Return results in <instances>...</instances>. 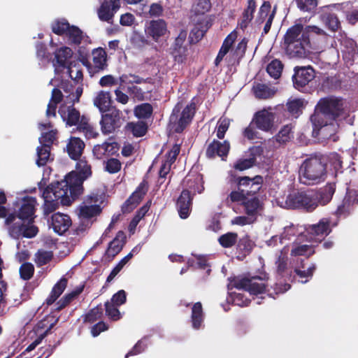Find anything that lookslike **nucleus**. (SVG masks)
Masks as SVG:
<instances>
[{
    "instance_id": "35",
    "label": "nucleus",
    "mask_w": 358,
    "mask_h": 358,
    "mask_svg": "<svg viewBox=\"0 0 358 358\" xmlns=\"http://www.w3.org/2000/svg\"><path fill=\"white\" fill-rule=\"evenodd\" d=\"M85 287V285H80L76 287L71 292L65 294L60 300L55 304V310L60 311L66 307L76 297L80 294Z\"/></svg>"
},
{
    "instance_id": "55",
    "label": "nucleus",
    "mask_w": 358,
    "mask_h": 358,
    "mask_svg": "<svg viewBox=\"0 0 358 358\" xmlns=\"http://www.w3.org/2000/svg\"><path fill=\"white\" fill-rule=\"evenodd\" d=\"M71 25L65 19L58 20L52 24V31L58 36L66 35Z\"/></svg>"
},
{
    "instance_id": "7",
    "label": "nucleus",
    "mask_w": 358,
    "mask_h": 358,
    "mask_svg": "<svg viewBox=\"0 0 358 358\" xmlns=\"http://www.w3.org/2000/svg\"><path fill=\"white\" fill-rule=\"evenodd\" d=\"M313 194V189L293 192L287 195L285 204L289 209L313 212L317 208Z\"/></svg>"
},
{
    "instance_id": "60",
    "label": "nucleus",
    "mask_w": 358,
    "mask_h": 358,
    "mask_svg": "<svg viewBox=\"0 0 358 358\" xmlns=\"http://www.w3.org/2000/svg\"><path fill=\"white\" fill-rule=\"evenodd\" d=\"M315 253L314 248L312 245H298L291 250V255L293 256H306L308 258Z\"/></svg>"
},
{
    "instance_id": "9",
    "label": "nucleus",
    "mask_w": 358,
    "mask_h": 358,
    "mask_svg": "<svg viewBox=\"0 0 358 358\" xmlns=\"http://www.w3.org/2000/svg\"><path fill=\"white\" fill-rule=\"evenodd\" d=\"M196 103L191 101L184 109L182 110L180 117L178 119V114L180 112V107L177 104L173 109L172 113L170 116V121L176 122L174 128L175 132L180 134L182 133L185 129L191 123L195 113H196Z\"/></svg>"
},
{
    "instance_id": "43",
    "label": "nucleus",
    "mask_w": 358,
    "mask_h": 358,
    "mask_svg": "<svg viewBox=\"0 0 358 358\" xmlns=\"http://www.w3.org/2000/svg\"><path fill=\"white\" fill-rule=\"evenodd\" d=\"M287 260L288 258L287 256L280 254L275 262V265L278 275L282 278H286L289 280L292 274L291 271H289L287 268Z\"/></svg>"
},
{
    "instance_id": "17",
    "label": "nucleus",
    "mask_w": 358,
    "mask_h": 358,
    "mask_svg": "<svg viewBox=\"0 0 358 358\" xmlns=\"http://www.w3.org/2000/svg\"><path fill=\"white\" fill-rule=\"evenodd\" d=\"M167 24L164 20H152L149 22L145 28V32L148 37L154 41L158 42L167 32Z\"/></svg>"
},
{
    "instance_id": "5",
    "label": "nucleus",
    "mask_w": 358,
    "mask_h": 358,
    "mask_svg": "<svg viewBox=\"0 0 358 358\" xmlns=\"http://www.w3.org/2000/svg\"><path fill=\"white\" fill-rule=\"evenodd\" d=\"M92 174L91 166L85 159H79L76 170L69 172L62 180V185L69 188L73 199H78L84 191L83 182Z\"/></svg>"
},
{
    "instance_id": "1",
    "label": "nucleus",
    "mask_w": 358,
    "mask_h": 358,
    "mask_svg": "<svg viewBox=\"0 0 358 358\" xmlns=\"http://www.w3.org/2000/svg\"><path fill=\"white\" fill-rule=\"evenodd\" d=\"M348 103L341 97L329 96L321 98L317 102L315 113L310 117L314 126L313 133L322 138L336 142L338 124L336 120L349 115Z\"/></svg>"
},
{
    "instance_id": "15",
    "label": "nucleus",
    "mask_w": 358,
    "mask_h": 358,
    "mask_svg": "<svg viewBox=\"0 0 358 358\" xmlns=\"http://www.w3.org/2000/svg\"><path fill=\"white\" fill-rule=\"evenodd\" d=\"M239 202L247 215L257 218L259 211L264 208V196H245Z\"/></svg>"
},
{
    "instance_id": "21",
    "label": "nucleus",
    "mask_w": 358,
    "mask_h": 358,
    "mask_svg": "<svg viewBox=\"0 0 358 358\" xmlns=\"http://www.w3.org/2000/svg\"><path fill=\"white\" fill-rule=\"evenodd\" d=\"M120 8V0H105L98 9V16L101 21L110 22Z\"/></svg>"
},
{
    "instance_id": "25",
    "label": "nucleus",
    "mask_w": 358,
    "mask_h": 358,
    "mask_svg": "<svg viewBox=\"0 0 358 358\" xmlns=\"http://www.w3.org/2000/svg\"><path fill=\"white\" fill-rule=\"evenodd\" d=\"M194 196L188 192L187 190H182L177 199L176 207L179 216L182 219H186L189 217Z\"/></svg>"
},
{
    "instance_id": "62",
    "label": "nucleus",
    "mask_w": 358,
    "mask_h": 358,
    "mask_svg": "<svg viewBox=\"0 0 358 358\" xmlns=\"http://www.w3.org/2000/svg\"><path fill=\"white\" fill-rule=\"evenodd\" d=\"M106 315L113 321H117L121 318V313L118 309L119 306L107 301L105 304Z\"/></svg>"
},
{
    "instance_id": "61",
    "label": "nucleus",
    "mask_w": 358,
    "mask_h": 358,
    "mask_svg": "<svg viewBox=\"0 0 358 358\" xmlns=\"http://www.w3.org/2000/svg\"><path fill=\"white\" fill-rule=\"evenodd\" d=\"M211 8V3L210 0H196V2L192 6V12L195 15H204L209 11Z\"/></svg>"
},
{
    "instance_id": "12",
    "label": "nucleus",
    "mask_w": 358,
    "mask_h": 358,
    "mask_svg": "<svg viewBox=\"0 0 358 358\" xmlns=\"http://www.w3.org/2000/svg\"><path fill=\"white\" fill-rule=\"evenodd\" d=\"M100 124L103 134H109L114 132L122 125V112L115 107H112L105 114H102Z\"/></svg>"
},
{
    "instance_id": "45",
    "label": "nucleus",
    "mask_w": 358,
    "mask_h": 358,
    "mask_svg": "<svg viewBox=\"0 0 358 358\" xmlns=\"http://www.w3.org/2000/svg\"><path fill=\"white\" fill-rule=\"evenodd\" d=\"M134 113L138 119H149L153 113V107L149 103H143L134 107Z\"/></svg>"
},
{
    "instance_id": "11",
    "label": "nucleus",
    "mask_w": 358,
    "mask_h": 358,
    "mask_svg": "<svg viewBox=\"0 0 358 358\" xmlns=\"http://www.w3.org/2000/svg\"><path fill=\"white\" fill-rule=\"evenodd\" d=\"M72 55V50L68 47H62L56 50L55 58L52 60L56 73L62 71L64 69H67V73L70 77H72V73H73V67L76 66V64L73 65L72 62H69Z\"/></svg>"
},
{
    "instance_id": "37",
    "label": "nucleus",
    "mask_w": 358,
    "mask_h": 358,
    "mask_svg": "<svg viewBox=\"0 0 358 358\" xmlns=\"http://www.w3.org/2000/svg\"><path fill=\"white\" fill-rule=\"evenodd\" d=\"M94 104L101 113H106L110 110L111 104V96L109 92L101 91L94 100Z\"/></svg>"
},
{
    "instance_id": "3",
    "label": "nucleus",
    "mask_w": 358,
    "mask_h": 358,
    "mask_svg": "<svg viewBox=\"0 0 358 358\" xmlns=\"http://www.w3.org/2000/svg\"><path fill=\"white\" fill-rule=\"evenodd\" d=\"M327 158L317 152L308 155L301 165L299 173L301 182L315 185L324 182L327 176Z\"/></svg>"
},
{
    "instance_id": "29",
    "label": "nucleus",
    "mask_w": 358,
    "mask_h": 358,
    "mask_svg": "<svg viewBox=\"0 0 358 358\" xmlns=\"http://www.w3.org/2000/svg\"><path fill=\"white\" fill-rule=\"evenodd\" d=\"M187 33L185 30H181L178 36L176 38L173 45L172 54L175 57V59L178 62H182L187 56V48L184 45L187 38Z\"/></svg>"
},
{
    "instance_id": "50",
    "label": "nucleus",
    "mask_w": 358,
    "mask_h": 358,
    "mask_svg": "<svg viewBox=\"0 0 358 358\" xmlns=\"http://www.w3.org/2000/svg\"><path fill=\"white\" fill-rule=\"evenodd\" d=\"M148 191V182L143 180L130 195V198L138 205Z\"/></svg>"
},
{
    "instance_id": "59",
    "label": "nucleus",
    "mask_w": 358,
    "mask_h": 358,
    "mask_svg": "<svg viewBox=\"0 0 358 358\" xmlns=\"http://www.w3.org/2000/svg\"><path fill=\"white\" fill-rule=\"evenodd\" d=\"M36 57L41 62H50L52 60L51 54L48 51L45 43L38 42L36 44Z\"/></svg>"
},
{
    "instance_id": "51",
    "label": "nucleus",
    "mask_w": 358,
    "mask_h": 358,
    "mask_svg": "<svg viewBox=\"0 0 358 358\" xmlns=\"http://www.w3.org/2000/svg\"><path fill=\"white\" fill-rule=\"evenodd\" d=\"M208 28L203 26L201 24H196L191 30L189 36V41L190 43H196L202 39Z\"/></svg>"
},
{
    "instance_id": "31",
    "label": "nucleus",
    "mask_w": 358,
    "mask_h": 358,
    "mask_svg": "<svg viewBox=\"0 0 358 358\" xmlns=\"http://www.w3.org/2000/svg\"><path fill=\"white\" fill-rule=\"evenodd\" d=\"M84 142L78 137H71L66 145L69 157L74 160L80 159L85 148Z\"/></svg>"
},
{
    "instance_id": "63",
    "label": "nucleus",
    "mask_w": 358,
    "mask_h": 358,
    "mask_svg": "<svg viewBox=\"0 0 358 358\" xmlns=\"http://www.w3.org/2000/svg\"><path fill=\"white\" fill-rule=\"evenodd\" d=\"M303 101L301 99H294L287 102V111L293 116L298 117L302 113Z\"/></svg>"
},
{
    "instance_id": "58",
    "label": "nucleus",
    "mask_w": 358,
    "mask_h": 358,
    "mask_svg": "<svg viewBox=\"0 0 358 358\" xmlns=\"http://www.w3.org/2000/svg\"><path fill=\"white\" fill-rule=\"evenodd\" d=\"M297 8L303 12L313 13L317 6V0H294Z\"/></svg>"
},
{
    "instance_id": "20",
    "label": "nucleus",
    "mask_w": 358,
    "mask_h": 358,
    "mask_svg": "<svg viewBox=\"0 0 358 358\" xmlns=\"http://www.w3.org/2000/svg\"><path fill=\"white\" fill-rule=\"evenodd\" d=\"M229 150L230 144L227 141L220 142L213 140L206 148V156L208 159H214L217 156L224 160L227 157Z\"/></svg>"
},
{
    "instance_id": "10",
    "label": "nucleus",
    "mask_w": 358,
    "mask_h": 358,
    "mask_svg": "<svg viewBox=\"0 0 358 358\" xmlns=\"http://www.w3.org/2000/svg\"><path fill=\"white\" fill-rule=\"evenodd\" d=\"M231 282L235 288L247 291L254 295L264 293L266 287L262 278L257 275L250 278L246 276L234 278Z\"/></svg>"
},
{
    "instance_id": "42",
    "label": "nucleus",
    "mask_w": 358,
    "mask_h": 358,
    "mask_svg": "<svg viewBox=\"0 0 358 358\" xmlns=\"http://www.w3.org/2000/svg\"><path fill=\"white\" fill-rule=\"evenodd\" d=\"M127 130L129 131L135 137H142L148 131V124L143 121L130 122L126 126Z\"/></svg>"
},
{
    "instance_id": "53",
    "label": "nucleus",
    "mask_w": 358,
    "mask_h": 358,
    "mask_svg": "<svg viewBox=\"0 0 358 358\" xmlns=\"http://www.w3.org/2000/svg\"><path fill=\"white\" fill-rule=\"evenodd\" d=\"M238 234L235 232H228L220 236L218 238L219 243L224 248H229L237 243Z\"/></svg>"
},
{
    "instance_id": "39",
    "label": "nucleus",
    "mask_w": 358,
    "mask_h": 358,
    "mask_svg": "<svg viewBox=\"0 0 358 358\" xmlns=\"http://www.w3.org/2000/svg\"><path fill=\"white\" fill-rule=\"evenodd\" d=\"M294 138V132L290 124L283 126L277 134L273 137L275 141L279 145H285Z\"/></svg>"
},
{
    "instance_id": "33",
    "label": "nucleus",
    "mask_w": 358,
    "mask_h": 358,
    "mask_svg": "<svg viewBox=\"0 0 358 358\" xmlns=\"http://www.w3.org/2000/svg\"><path fill=\"white\" fill-rule=\"evenodd\" d=\"M116 145L117 144L115 143L107 142L100 145H96L93 148V155L98 159H101L104 157L113 155L117 152Z\"/></svg>"
},
{
    "instance_id": "6",
    "label": "nucleus",
    "mask_w": 358,
    "mask_h": 358,
    "mask_svg": "<svg viewBox=\"0 0 358 358\" xmlns=\"http://www.w3.org/2000/svg\"><path fill=\"white\" fill-rule=\"evenodd\" d=\"M234 182L237 185V190L232 191L229 196L232 202H238L245 196H262L260 193L263 183L262 176L237 177L235 178Z\"/></svg>"
},
{
    "instance_id": "19",
    "label": "nucleus",
    "mask_w": 358,
    "mask_h": 358,
    "mask_svg": "<svg viewBox=\"0 0 358 358\" xmlns=\"http://www.w3.org/2000/svg\"><path fill=\"white\" fill-rule=\"evenodd\" d=\"M336 182H327L324 187L319 189H313L317 208L319 205L325 206L329 203L336 192Z\"/></svg>"
},
{
    "instance_id": "23",
    "label": "nucleus",
    "mask_w": 358,
    "mask_h": 358,
    "mask_svg": "<svg viewBox=\"0 0 358 358\" xmlns=\"http://www.w3.org/2000/svg\"><path fill=\"white\" fill-rule=\"evenodd\" d=\"M51 227L58 235H63L72 224L69 215L62 213H55L51 216Z\"/></svg>"
},
{
    "instance_id": "24",
    "label": "nucleus",
    "mask_w": 358,
    "mask_h": 358,
    "mask_svg": "<svg viewBox=\"0 0 358 358\" xmlns=\"http://www.w3.org/2000/svg\"><path fill=\"white\" fill-rule=\"evenodd\" d=\"M59 317L54 315L52 313L45 315L42 320L38 321L34 327V331L38 336H43L44 339L49 334L52 329L59 322Z\"/></svg>"
},
{
    "instance_id": "57",
    "label": "nucleus",
    "mask_w": 358,
    "mask_h": 358,
    "mask_svg": "<svg viewBox=\"0 0 358 358\" xmlns=\"http://www.w3.org/2000/svg\"><path fill=\"white\" fill-rule=\"evenodd\" d=\"M35 268L30 262H24L19 268L20 277L23 280H29L34 276Z\"/></svg>"
},
{
    "instance_id": "64",
    "label": "nucleus",
    "mask_w": 358,
    "mask_h": 358,
    "mask_svg": "<svg viewBox=\"0 0 358 358\" xmlns=\"http://www.w3.org/2000/svg\"><path fill=\"white\" fill-rule=\"evenodd\" d=\"M255 164L254 158H240L234 164L233 168L236 171H243L253 167Z\"/></svg>"
},
{
    "instance_id": "38",
    "label": "nucleus",
    "mask_w": 358,
    "mask_h": 358,
    "mask_svg": "<svg viewBox=\"0 0 358 358\" xmlns=\"http://www.w3.org/2000/svg\"><path fill=\"white\" fill-rule=\"evenodd\" d=\"M204 320V313L201 302L195 303L192 307L191 322L194 329L201 328Z\"/></svg>"
},
{
    "instance_id": "4",
    "label": "nucleus",
    "mask_w": 358,
    "mask_h": 358,
    "mask_svg": "<svg viewBox=\"0 0 358 358\" xmlns=\"http://www.w3.org/2000/svg\"><path fill=\"white\" fill-rule=\"evenodd\" d=\"M45 182L41 181L38 183V189L42 191V197L44 199L43 206V213L45 215L56 210L59 205L70 206L73 201L78 199H73L69 193V188L62 186V182H57L46 186Z\"/></svg>"
},
{
    "instance_id": "36",
    "label": "nucleus",
    "mask_w": 358,
    "mask_h": 358,
    "mask_svg": "<svg viewBox=\"0 0 358 358\" xmlns=\"http://www.w3.org/2000/svg\"><path fill=\"white\" fill-rule=\"evenodd\" d=\"M68 280L62 277L52 287L51 292L46 299V303L48 306L53 304L56 300L62 295L66 289Z\"/></svg>"
},
{
    "instance_id": "22",
    "label": "nucleus",
    "mask_w": 358,
    "mask_h": 358,
    "mask_svg": "<svg viewBox=\"0 0 358 358\" xmlns=\"http://www.w3.org/2000/svg\"><path fill=\"white\" fill-rule=\"evenodd\" d=\"M183 183L185 187L183 190H187L193 196L196 192L201 194L204 189L203 176L199 173H188L185 178Z\"/></svg>"
},
{
    "instance_id": "2",
    "label": "nucleus",
    "mask_w": 358,
    "mask_h": 358,
    "mask_svg": "<svg viewBox=\"0 0 358 358\" xmlns=\"http://www.w3.org/2000/svg\"><path fill=\"white\" fill-rule=\"evenodd\" d=\"M315 36H325L324 30L316 26H307L303 29L301 24L289 27L284 36L286 53L290 57L304 58L310 52L311 40Z\"/></svg>"
},
{
    "instance_id": "30",
    "label": "nucleus",
    "mask_w": 358,
    "mask_h": 358,
    "mask_svg": "<svg viewBox=\"0 0 358 358\" xmlns=\"http://www.w3.org/2000/svg\"><path fill=\"white\" fill-rule=\"evenodd\" d=\"M16 218H17L16 213H10L6 217L5 224L8 227V230L9 235L13 238L18 239L23 234L24 224L22 222L24 220H21L15 222Z\"/></svg>"
},
{
    "instance_id": "56",
    "label": "nucleus",
    "mask_w": 358,
    "mask_h": 358,
    "mask_svg": "<svg viewBox=\"0 0 358 358\" xmlns=\"http://www.w3.org/2000/svg\"><path fill=\"white\" fill-rule=\"evenodd\" d=\"M302 268H305L303 266H301ZM316 269V266L314 264L310 266L306 270H301L300 268H295V273L301 278L302 283H306L312 278L313 273Z\"/></svg>"
},
{
    "instance_id": "40",
    "label": "nucleus",
    "mask_w": 358,
    "mask_h": 358,
    "mask_svg": "<svg viewBox=\"0 0 358 358\" xmlns=\"http://www.w3.org/2000/svg\"><path fill=\"white\" fill-rule=\"evenodd\" d=\"M253 93L256 98L259 99H267L273 97L276 90L271 88L268 85L262 83H257L252 87Z\"/></svg>"
},
{
    "instance_id": "8",
    "label": "nucleus",
    "mask_w": 358,
    "mask_h": 358,
    "mask_svg": "<svg viewBox=\"0 0 358 358\" xmlns=\"http://www.w3.org/2000/svg\"><path fill=\"white\" fill-rule=\"evenodd\" d=\"M83 88L82 86H78L75 90V93H71L69 95L66 96V103L69 104L63 108L61 107L59 110V113L66 124L69 126H76L78 124V122L82 115L79 110L74 108V104L79 102L80 98L83 94Z\"/></svg>"
},
{
    "instance_id": "44",
    "label": "nucleus",
    "mask_w": 358,
    "mask_h": 358,
    "mask_svg": "<svg viewBox=\"0 0 358 358\" xmlns=\"http://www.w3.org/2000/svg\"><path fill=\"white\" fill-rule=\"evenodd\" d=\"M53 257L54 254L52 251L39 249L34 255V261L38 267H41L51 262Z\"/></svg>"
},
{
    "instance_id": "28",
    "label": "nucleus",
    "mask_w": 358,
    "mask_h": 358,
    "mask_svg": "<svg viewBox=\"0 0 358 358\" xmlns=\"http://www.w3.org/2000/svg\"><path fill=\"white\" fill-rule=\"evenodd\" d=\"M306 231L312 236L324 238L331 232V220L329 218L323 217L318 223L308 225Z\"/></svg>"
},
{
    "instance_id": "34",
    "label": "nucleus",
    "mask_w": 358,
    "mask_h": 358,
    "mask_svg": "<svg viewBox=\"0 0 358 358\" xmlns=\"http://www.w3.org/2000/svg\"><path fill=\"white\" fill-rule=\"evenodd\" d=\"M76 126V131L83 132L87 138H96L99 134L96 132L93 127L90 123V119L86 115H83Z\"/></svg>"
},
{
    "instance_id": "41",
    "label": "nucleus",
    "mask_w": 358,
    "mask_h": 358,
    "mask_svg": "<svg viewBox=\"0 0 358 358\" xmlns=\"http://www.w3.org/2000/svg\"><path fill=\"white\" fill-rule=\"evenodd\" d=\"M257 3L255 0H248L247 7L243 12L242 20L240 23L241 28H246L254 17Z\"/></svg>"
},
{
    "instance_id": "14",
    "label": "nucleus",
    "mask_w": 358,
    "mask_h": 358,
    "mask_svg": "<svg viewBox=\"0 0 358 358\" xmlns=\"http://www.w3.org/2000/svg\"><path fill=\"white\" fill-rule=\"evenodd\" d=\"M271 3L268 1H264L260 6L257 13L256 22L258 24H261L265 22V24L264 26L263 31L262 34V35L267 34L269 32L276 13L277 7L276 6H274L272 11H271Z\"/></svg>"
},
{
    "instance_id": "16",
    "label": "nucleus",
    "mask_w": 358,
    "mask_h": 358,
    "mask_svg": "<svg viewBox=\"0 0 358 358\" xmlns=\"http://www.w3.org/2000/svg\"><path fill=\"white\" fill-rule=\"evenodd\" d=\"M36 203L37 201L35 197L29 196L24 197L22 205L16 214L17 217L21 220L32 222L34 219Z\"/></svg>"
},
{
    "instance_id": "48",
    "label": "nucleus",
    "mask_w": 358,
    "mask_h": 358,
    "mask_svg": "<svg viewBox=\"0 0 358 358\" xmlns=\"http://www.w3.org/2000/svg\"><path fill=\"white\" fill-rule=\"evenodd\" d=\"M284 65L282 62L277 59H273L266 66V71L269 76L274 79H278L282 74Z\"/></svg>"
},
{
    "instance_id": "27",
    "label": "nucleus",
    "mask_w": 358,
    "mask_h": 358,
    "mask_svg": "<svg viewBox=\"0 0 358 358\" xmlns=\"http://www.w3.org/2000/svg\"><path fill=\"white\" fill-rule=\"evenodd\" d=\"M341 51L345 63L348 65H352L355 56L358 55L356 42L351 38H343L341 41Z\"/></svg>"
},
{
    "instance_id": "54",
    "label": "nucleus",
    "mask_w": 358,
    "mask_h": 358,
    "mask_svg": "<svg viewBox=\"0 0 358 358\" xmlns=\"http://www.w3.org/2000/svg\"><path fill=\"white\" fill-rule=\"evenodd\" d=\"M71 43L74 45H80L83 38V33L78 27L71 25L66 34Z\"/></svg>"
},
{
    "instance_id": "18",
    "label": "nucleus",
    "mask_w": 358,
    "mask_h": 358,
    "mask_svg": "<svg viewBox=\"0 0 358 358\" xmlns=\"http://www.w3.org/2000/svg\"><path fill=\"white\" fill-rule=\"evenodd\" d=\"M252 121L257 129L268 132L273 127L274 115L266 110H262L255 113Z\"/></svg>"
},
{
    "instance_id": "49",
    "label": "nucleus",
    "mask_w": 358,
    "mask_h": 358,
    "mask_svg": "<svg viewBox=\"0 0 358 358\" xmlns=\"http://www.w3.org/2000/svg\"><path fill=\"white\" fill-rule=\"evenodd\" d=\"M103 316L102 305L99 304L96 307L90 310V311L83 315L84 323H94L96 320L101 319Z\"/></svg>"
},
{
    "instance_id": "52",
    "label": "nucleus",
    "mask_w": 358,
    "mask_h": 358,
    "mask_svg": "<svg viewBox=\"0 0 358 358\" xmlns=\"http://www.w3.org/2000/svg\"><path fill=\"white\" fill-rule=\"evenodd\" d=\"M50 150L51 147H48V145L46 146L41 145L37 148L36 164L38 166H45L48 163L50 156Z\"/></svg>"
},
{
    "instance_id": "32",
    "label": "nucleus",
    "mask_w": 358,
    "mask_h": 358,
    "mask_svg": "<svg viewBox=\"0 0 358 358\" xmlns=\"http://www.w3.org/2000/svg\"><path fill=\"white\" fill-rule=\"evenodd\" d=\"M93 56V70L90 73H96L100 71L104 70L107 66V55L105 50L102 48L94 49L92 51Z\"/></svg>"
},
{
    "instance_id": "47",
    "label": "nucleus",
    "mask_w": 358,
    "mask_h": 358,
    "mask_svg": "<svg viewBox=\"0 0 358 358\" xmlns=\"http://www.w3.org/2000/svg\"><path fill=\"white\" fill-rule=\"evenodd\" d=\"M101 212V208L99 204H92L90 206H80L79 215L83 218L90 219L99 215Z\"/></svg>"
},
{
    "instance_id": "26",
    "label": "nucleus",
    "mask_w": 358,
    "mask_h": 358,
    "mask_svg": "<svg viewBox=\"0 0 358 358\" xmlns=\"http://www.w3.org/2000/svg\"><path fill=\"white\" fill-rule=\"evenodd\" d=\"M125 243L126 236L124 233L122 231H119L115 238L108 244L104 255L106 259L111 262L121 252Z\"/></svg>"
},
{
    "instance_id": "46",
    "label": "nucleus",
    "mask_w": 358,
    "mask_h": 358,
    "mask_svg": "<svg viewBox=\"0 0 358 358\" xmlns=\"http://www.w3.org/2000/svg\"><path fill=\"white\" fill-rule=\"evenodd\" d=\"M237 250L244 256L249 255L252 250L255 243L250 239L248 234H245L237 241Z\"/></svg>"
},
{
    "instance_id": "13",
    "label": "nucleus",
    "mask_w": 358,
    "mask_h": 358,
    "mask_svg": "<svg viewBox=\"0 0 358 358\" xmlns=\"http://www.w3.org/2000/svg\"><path fill=\"white\" fill-rule=\"evenodd\" d=\"M315 78V71L312 66H296L292 76L294 87L299 91L304 92Z\"/></svg>"
}]
</instances>
